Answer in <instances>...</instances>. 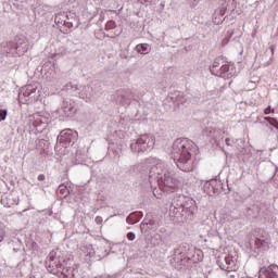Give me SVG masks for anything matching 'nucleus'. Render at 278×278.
Listing matches in <instances>:
<instances>
[{
    "mask_svg": "<svg viewBox=\"0 0 278 278\" xmlns=\"http://www.w3.org/2000/svg\"><path fill=\"white\" fill-rule=\"evenodd\" d=\"M132 172L141 174L149 172L150 186H153L156 181L163 192H175L179 188V180L175 178V172L162 160L148 157L143 162L134 165Z\"/></svg>",
    "mask_w": 278,
    "mask_h": 278,
    "instance_id": "1",
    "label": "nucleus"
},
{
    "mask_svg": "<svg viewBox=\"0 0 278 278\" xmlns=\"http://www.w3.org/2000/svg\"><path fill=\"white\" fill-rule=\"evenodd\" d=\"M197 151V144L188 138H178L172 146V157L174 159L179 170L190 173L194 168L192 155Z\"/></svg>",
    "mask_w": 278,
    "mask_h": 278,
    "instance_id": "2",
    "label": "nucleus"
},
{
    "mask_svg": "<svg viewBox=\"0 0 278 278\" xmlns=\"http://www.w3.org/2000/svg\"><path fill=\"white\" fill-rule=\"evenodd\" d=\"M155 147V137L153 135H141L138 139L130 141V151L132 153H144Z\"/></svg>",
    "mask_w": 278,
    "mask_h": 278,
    "instance_id": "3",
    "label": "nucleus"
},
{
    "mask_svg": "<svg viewBox=\"0 0 278 278\" xmlns=\"http://www.w3.org/2000/svg\"><path fill=\"white\" fill-rule=\"evenodd\" d=\"M222 60L217 59L210 66V71L212 75L215 77H222V79H231V77L236 76V68L232 64L226 63L220 64Z\"/></svg>",
    "mask_w": 278,
    "mask_h": 278,
    "instance_id": "4",
    "label": "nucleus"
},
{
    "mask_svg": "<svg viewBox=\"0 0 278 278\" xmlns=\"http://www.w3.org/2000/svg\"><path fill=\"white\" fill-rule=\"evenodd\" d=\"M38 88H40V84L38 83L28 84L22 87L18 92V102L22 105H25V103L29 101V97H31V94H35Z\"/></svg>",
    "mask_w": 278,
    "mask_h": 278,
    "instance_id": "5",
    "label": "nucleus"
},
{
    "mask_svg": "<svg viewBox=\"0 0 278 278\" xmlns=\"http://www.w3.org/2000/svg\"><path fill=\"white\" fill-rule=\"evenodd\" d=\"M186 201V197L182 194H174L172 203L169 205V216H175L181 207H184V202Z\"/></svg>",
    "mask_w": 278,
    "mask_h": 278,
    "instance_id": "6",
    "label": "nucleus"
},
{
    "mask_svg": "<svg viewBox=\"0 0 278 278\" xmlns=\"http://www.w3.org/2000/svg\"><path fill=\"white\" fill-rule=\"evenodd\" d=\"M78 137L79 134L71 128L64 129L60 132L61 142H65L66 144H70V142H75Z\"/></svg>",
    "mask_w": 278,
    "mask_h": 278,
    "instance_id": "7",
    "label": "nucleus"
},
{
    "mask_svg": "<svg viewBox=\"0 0 278 278\" xmlns=\"http://www.w3.org/2000/svg\"><path fill=\"white\" fill-rule=\"evenodd\" d=\"M181 210L188 216H194V214L198 212L199 207L197 206V201H194L190 198H185V202L182 203Z\"/></svg>",
    "mask_w": 278,
    "mask_h": 278,
    "instance_id": "8",
    "label": "nucleus"
},
{
    "mask_svg": "<svg viewBox=\"0 0 278 278\" xmlns=\"http://www.w3.org/2000/svg\"><path fill=\"white\" fill-rule=\"evenodd\" d=\"M174 255H181V257H187V260H191L192 249L188 243L181 244L174 250Z\"/></svg>",
    "mask_w": 278,
    "mask_h": 278,
    "instance_id": "9",
    "label": "nucleus"
},
{
    "mask_svg": "<svg viewBox=\"0 0 278 278\" xmlns=\"http://www.w3.org/2000/svg\"><path fill=\"white\" fill-rule=\"evenodd\" d=\"M222 270H226L227 273H236V260L233 256H225L224 263L220 265Z\"/></svg>",
    "mask_w": 278,
    "mask_h": 278,
    "instance_id": "10",
    "label": "nucleus"
},
{
    "mask_svg": "<svg viewBox=\"0 0 278 278\" xmlns=\"http://www.w3.org/2000/svg\"><path fill=\"white\" fill-rule=\"evenodd\" d=\"M93 86L94 85H92V84L87 85V86H79L77 97H79V99H84V100L90 99L92 97V92L94 91Z\"/></svg>",
    "mask_w": 278,
    "mask_h": 278,
    "instance_id": "11",
    "label": "nucleus"
},
{
    "mask_svg": "<svg viewBox=\"0 0 278 278\" xmlns=\"http://www.w3.org/2000/svg\"><path fill=\"white\" fill-rule=\"evenodd\" d=\"M260 277L278 278V266L277 265H270L266 269L261 270Z\"/></svg>",
    "mask_w": 278,
    "mask_h": 278,
    "instance_id": "12",
    "label": "nucleus"
},
{
    "mask_svg": "<svg viewBox=\"0 0 278 278\" xmlns=\"http://www.w3.org/2000/svg\"><path fill=\"white\" fill-rule=\"evenodd\" d=\"M48 273H51V275H62L64 273V265L58 261H52L48 266Z\"/></svg>",
    "mask_w": 278,
    "mask_h": 278,
    "instance_id": "13",
    "label": "nucleus"
},
{
    "mask_svg": "<svg viewBox=\"0 0 278 278\" xmlns=\"http://www.w3.org/2000/svg\"><path fill=\"white\" fill-rule=\"evenodd\" d=\"M14 50L17 55H23V53H26V51L29 50V43L26 40L18 41L14 47Z\"/></svg>",
    "mask_w": 278,
    "mask_h": 278,
    "instance_id": "14",
    "label": "nucleus"
},
{
    "mask_svg": "<svg viewBox=\"0 0 278 278\" xmlns=\"http://www.w3.org/2000/svg\"><path fill=\"white\" fill-rule=\"evenodd\" d=\"M63 92H67V94L77 97L79 92V87L77 86V84L67 83L63 88Z\"/></svg>",
    "mask_w": 278,
    "mask_h": 278,
    "instance_id": "15",
    "label": "nucleus"
},
{
    "mask_svg": "<svg viewBox=\"0 0 278 278\" xmlns=\"http://www.w3.org/2000/svg\"><path fill=\"white\" fill-rule=\"evenodd\" d=\"M62 114L66 118H74L75 114H77V108L73 105H65L62 108Z\"/></svg>",
    "mask_w": 278,
    "mask_h": 278,
    "instance_id": "16",
    "label": "nucleus"
},
{
    "mask_svg": "<svg viewBox=\"0 0 278 278\" xmlns=\"http://www.w3.org/2000/svg\"><path fill=\"white\" fill-rule=\"evenodd\" d=\"M54 23H56V25H68V13L61 12L56 14L54 17Z\"/></svg>",
    "mask_w": 278,
    "mask_h": 278,
    "instance_id": "17",
    "label": "nucleus"
},
{
    "mask_svg": "<svg viewBox=\"0 0 278 278\" xmlns=\"http://www.w3.org/2000/svg\"><path fill=\"white\" fill-rule=\"evenodd\" d=\"M0 51L3 55H8V54H14V43L12 42H4V43H1L0 46Z\"/></svg>",
    "mask_w": 278,
    "mask_h": 278,
    "instance_id": "18",
    "label": "nucleus"
},
{
    "mask_svg": "<svg viewBox=\"0 0 278 278\" xmlns=\"http://www.w3.org/2000/svg\"><path fill=\"white\" fill-rule=\"evenodd\" d=\"M135 51L141 55H147L148 53H151V46L149 43H138L135 47Z\"/></svg>",
    "mask_w": 278,
    "mask_h": 278,
    "instance_id": "19",
    "label": "nucleus"
},
{
    "mask_svg": "<svg viewBox=\"0 0 278 278\" xmlns=\"http://www.w3.org/2000/svg\"><path fill=\"white\" fill-rule=\"evenodd\" d=\"M170 99L173 103H176V105H184V103H187L184 93H181L180 91H177L175 96L170 97Z\"/></svg>",
    "mask_w": 278,
    "mask_h": 278,
    "instance_id": "20",
    "label": "nucleus"
},
{
    "mask_svg": "<svg viewBox=\"0 0 278 278\" xmlns=\"http://www.w3.org/2000/svg\"><path fill=\"white\" fill-rule=\"evenodd\" d=\"M225 12L223 10L216 11L214 13V20L213 23H215V25H220V23H223L225 21Z\"/></svg>",
    "mask_w": 278,
    "mask_h": 278,
    "instance_id": "21",
    "label": "nucleus"
},
{
    "mask_svg": "<svg viewBox=\"0 0 278 278\" xmlns=\"http://www.w3.org/2000/svg\"><path fill=\"white\" fill-rule=\"evenodd\" d=\"M202 134L207 138H214V134H216V128H214V126L212 125H208L202 129Z\"/></svg>",
    "mask_w": 278,
    "mask_h": 278,
    "instance_id": "22",
    "label": "nucleus"
},
{
    "mask_svg": "<svg viewBox=\"0 0 278 278\" xmlns=\"http://www.w3.org/2000/svg\"><path fill=\"white\" fill-rule=\"evenodd\" d=\"M192 262H201V260H203V252H201V250H194L191 249V258Z\"/></svg>",
    "mask_w": 278,
    "mask_h": 278,
    "instance_id": "23",
    "label": "nucleus"
},
{
    "mask_svg": "<svg viewBox=\"0 0 278 278\" xmlns=\"http://www.w3.org/2000/svg\"><path fill=\"white\" fill-rule=\"evenodd\" d=\"M255 244L256 247H263V249H268V247L270 245V239L268 238H258L255 240Z\"/></svg>",
    "mask_w": 278,
    "mask_h": 278,
    "instance_id": "24",
    "label": "nucleus"
},
{
    "mask_svg": "<svg viewBox=\"0 0 278 278\" xmlns=\"http://www.w3.org/2000/svg\"><path fill=\"white\" fill-rule=\"evenodd\" d=\"M214 184H216V180H211V181H205L204 182V192H206V194H212L215 193L216 191L214 190Z\"/></svg>",
    "mask_w": 278,
    "mask_h": 278,
    "instance_id": "25",
    "label": "nucleus"
},
{
    "mask_svg": "<svg viewBox=\"0 0 278 278\" xmlns=\"http://www.w3.org/2000/svg\"><path fill=\"white\" fill-rule=\"evenodd\" d=\"M265 121H267V123H269V125L271 127H274L275 129L278 130V122H277V119H275L273 117H265Z\"/></svg>",
    "mask_w": 278,
    "mask_h": 278,
    "instance_id": "26",
    "label": "nucleus"
},
{
    "mask_svg": "<svg viewBox=\"0 0 278 278\" xmlns=\"http://www.w3.org/2000/svg\"><path fill=\"white\" fill-rule=\"evenodd\" d=\"M59 192L64 197H68V188L65 185L59 186Z\"/></svg>",
    "mask_w": 278,
    "mask_h": 278,
    "instance_id": "27",
    "label": "nucleus"
},
{
    "mask_svg": "<svg viewBox=\"0 0 278 278\" xmlns=\"http://www.w3.org/2000/svg\"><path fill=\"white\" fill-rule=\"evenodd\" d=\"M7 116H8V110L0 109V123L1 121H5Z\"/></svg>",
    "mask_w": 278,
    "mask_h": 278,
    "instance_id": "28",
    "label": "nucleus"
},
{
    "mask_svg": "<svg viewBox=\"0 0 278 278\" xmlns=\"http://www.w3.org/2000/svg\"><path fill=\"white\" fill-rule=\"evenodd\" d=\"M190 8H197V5H199V3H201V0H189L188 1Z\"/></svg>",
    "mask_w": 278,
    "mask_h": 278,
    "instance_id": "29",
    "label": "nucleus"
},
{
    "mask_svg": "<svg viewBox=\"0 0 278 278\" xmlns=\"http://www.w3.org/2000/svg\"><path fill=\"white\" fill-rule=\"evenodd\" d=\"M121 97H122L121 103H129V99H127V93L122 92Z\"/></svg>",
    "mask_w": 278,
    "mask_h": 278,
    "instance_id": "30",
    "label": "nucleus"
},
{
    "mask_svg": "<svg viewBox=\"0 0 278 278\" xmlns=\"http://www.w3.org/2000/svg\"><path fill=\"white\" fill-rule=\"evenodd\" d=\"M106 29H114V27H116V23H114V21H110L106 23Z\"/></svg>",
    "mask_w": 278,
    "mask_h": 278,
    "instance_id": "31",
    "label": "nucleus"
},
{
    "mask_svg": "<svg viewBox=\"0 0 278 278\" xmlns=\"http://www.w3.org/2000/svg\"><path fill=\"white\" fill-rule=\"evenodd\" d=\"M127 238H128V240L134 241V240H136V235L134 232H128Z\"/></svg>",
    "mask_w": 278,
    "mask_h": 278,
    "instance_id": "32",
    "label": "nucleus"
},
{
    "mask_svg": "<svg viewBox=\"0 0 278 278\" xmlns=\"http://www.w3.org/2000/svg\"><path fill=\"white\" fill-rule=\"evenodd\" d=\"M94 222L97 223V225H101L103 223V217L96 216Z\"/></svg>",
    "mask_w": 278,
    "mask_h": 278,
    "instance_id": "33",
    "label": "nucleus"
},
{
    "mask_svg": "<svg viewBox=\"0 0 278 278\" xmlns=\"http://www.w3.org/2000/svg\"><path fill=\"white\" fill-rule=\"evenodd\" d=\"M249 88H251L252 90L255 89V81H249L248 84Z\"/></svg>",
    "mask_w": 278,
    "mask_h": 278,
    "instance_id": "34",
    "label": "nucleus"
},
{
    "mask_svg": "<svg viewBox=\"0 0 278 278\" xmlns=\"http://www.w3.org/2000/svg\"><path fill=\"white\" fill-rule=\"evenodd\" d=\"M38 181H45L46 177H45V174H40L38 177H37Z\"/></svg>",
    "mask_w": 278,
    "mask_h": 278,
    "instance_id": "35",
    "label": "nucleus"
},
{
    "mask_svg": "<svg viewBox=\"0 0 278 278\" xmlns=\"http://www.w3.org/2000/svg\"><path fill=\"white\" fill-rule=\"evenodd\" d=\"M5 239V232H0V242H3Z\"/></svg>",
    "mask_w": 278,
    "mask_h": 278,
    "instance_id": "36",
    "label": "nucleus"
},
{
    "mask_svg": "<svg viewBox=\"0 0 278 278\" xmlns=\"http://www.w3.org/2000/svg\"><path fill=\"white\" fill-rule=\"evenodd\" d=\"M47 79L49 81H53V79H55V73H53L51 77L47 76Z\"/></svg>",
    "mask_w": 278,
    "mask_h": 278,
    "instance_id": "37",
    "label": "nucleus"
},
{
    "mask_svg": "<svg viewBox=\"0 0 278 278\" xmlns=\"http://www.w3.org/2000/svg\"><path fill=\"white\" fill-rule=\"evenodd\" d=\"M269 49H270L271 55H275V46H270Z\"/></svg>",
    "mask_w": 278,
    "mask_h": 278,
    "instance_id": "38",
    "label": "nucleus"
},
{
    "mask_svg": "<svg viewBox=\"0 0 278 278\" xmlns=\"http://www.w3.org/2000/svg\"><path fill=\"white\" fill-rule=\"evenodd\" d=\"M270 112H273V110L270 109V106H268L267 109H265V114H270Z\"/></svg>",
    "mask_w": 278,
    "mask_h": 278,
    "instance_id": "39",
    "label": "nucleus"
},
{
    "mask_svg": "<svg viewBox=\"0 0 278 278\" xmlns=\"http://www.w3.org/2000/svg\"><path fill=\"white\" fill-rule=\"evenodd\" d=\"M225 142H226V144L228 146V147H230L231 146V139H229V138H226V140H225Z\"/></svg>",
    "mask_w": 278,
    "mask_h": 278,
    "instance_id": "40",
    "label": "nucleus"
},
{
    "mask_svg": "<svg viewBox=\"0 0 278 278\" xmlns=\"http://www.w3.org/2000/svg\"><path fill=\"white\" fill-rule=\"evenodd\" d=\"M232 271H228V277H230V278H233V277H236V275H233V274H231Z\"/></svg>",
    "mask_w": 278,
    "mask_h": 278,
    "instance_id": "41",
    "label": "nucleus"
},
{
    "mask_svg": "<svg viewBox=\"0 0 278 278\" xmlns=\"http://www.w3.org/2000/svg\"><path fill=\"white\" fill-rule=\"evenodd\" d=\"M66 103V105H68V102H65Z\"/></svg>",
    "mask_w": 278,
    "mask_h": 278,
    "instance_id": "42",
    "label": "nucleus"
}]
</instances>
